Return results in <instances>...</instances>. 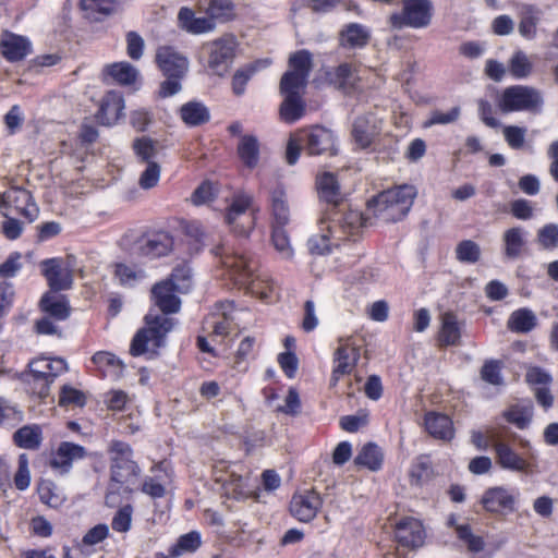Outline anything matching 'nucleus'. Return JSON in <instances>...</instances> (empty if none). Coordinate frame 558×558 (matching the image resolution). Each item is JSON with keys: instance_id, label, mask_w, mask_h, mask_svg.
Masks as SVG:
<instances>
[{"instance_id": "nucleus-48", "label": "nucleus", "mask_w": 558, "mask_h": 558, "mask_svg": "<svg viewBox=\"0 0 558 558\" xmlns=\"http://www.w3.org/2000/svg\"><path fill=\"white\" fill-rule=\"evenodd\" d=\"M145 271L134 266L118 263L114 265V278L121 286L134 287L138 281L145 278Z\"/></svg>"}, {"instance_id": "nucleus-5", "label": "nucleus", "mask_w": 558, "mask_h": 558, "mask_svg": "<svg viewBox=\"0 0 558 558\" xmlns=\"http://www.w3.org/2000/svg\"><path fill=\"white\" fill-rule=\"evenodd\" d=\"M497 105L504 113L522 111L541 113L544 98L541 90L533 86L512 85L502 90Z\"/></svg>"}, {"instance_id": "nucleus-7", "label": "nucleus", "mask_w": 558, "mask_h": 558, "mask_svg": "<svg viewBox=\"0 0 558 558\" xmlns=\"http://www.w3.org/2000/svg\"><path fill=\"white\" fill-rule=\"evenodd\" d=\"M433 2L430 0H402V11L389 16V24L395 29L403 27L425 28L433 19Z\"/></svg>"}, {"instance_id": "nucleus-51", "label": "nucleus", "mask_w": 558, "mask_h": 558, "mask_svg": "<svg viewBox=\"0 0 558 558\" xmlns=\"http://www.w3.org/2000/svg\"><path fill=\"white\" fill-rule=\"evenodd\" d=\"M117 0H81V9L89 19L97 20V15H109L113 13Z\"/></svg>"}, {"instance_id": "nucleus-30", "label": "nucleus", "mask_w": 558, "mask_h": 558, "mask_svg": "<svg viewBox=\"0 0 558 558\" xmlns=\"http://www.w3.org/2000/svg\"><path fill=\"white\" fill-rule=\"evenodd\" d=\"M178 25L186 33L199 35L210 33L216 25L208 17H197L192 9L182 7L178 13Z\"/></svg>"}, {"instance_id": "nucleus-26", "label": "nucleus", "mask_w": 558, "mask_h": 558, "mask_svg": "<svg viewBox=\"0 0 558 558\" xmlns=\"http://www.w3.org/2000/svg\"><path fill=\"white\" fill-rule=\"evenodd\" d=\"M0 50L8 61L16 62L32 52V44L28 38L5 31L0 38Z\"/></svg>"}, {"instance_id": "nucleus-27", "label": "nucleus", "mask_w": 558, "mask_h": 558, "mask_svg": "<svg viewBox=\"0 0 558 558\" xmlns=\"http://www.w3.org/2000/svg\"><path fill=\"white\" fill-rule=\"evenodd\" d=\"M397 542L408 548H417L424 544L425 531L421 521L404 518L396 526Z\"/></svg>"}, {"instance_id": "nucleus-50", "label": "nucleus", "mask_w": 558, "mask_h": 558, "mask_svg": "<svg viewBox=\"0 0 558 558\" xmlns=\"http://www.w3.org/2000/svg\"><path fill=\"white\" fill-rule=\"evenodd\" d=\"M38 495L45 505L59 508L65 501V495L52 482H43L38 487Z\"/></svg>"}, {"instance_id": "nucleus-46", "label": "nucleus", "mask_w": 558, "mask_h": 558, "mask_svg": "<svg viewBox=\"0 0 558 558\" xmlns=\"http://www.w3.org/2000/svg\"><path fill=\"white\" fill-rule=\"evenodd\" d=\"M238 153L245 166L254 168L258 162L259 145L253 135H244L238 145Z\"/></svg>"}, {"instance_id": "nucleus-6", "label": "nucleus", "mask_w": 558, "mask_h": 558, "mask_svg": "<svg viewBox=\"0 0 558 558\" xmlns=\"http://www.w3.org/2000/svg\"><path fill=\"white\" fill-rule=\"evenodd\" d=\"M258 210L253 207L251 195L236 194L227 209L226 222L235 234L247 236L255 227Z\"/></svg>"}, {"instance_id": "nucleus-49", "label": "nucleus", "mask_w": 558, "mask_h": 558, "mask_svg": "<svg viewBox=\"0 0 558 558\" xmlns=\"http://www.w3.org/2000/svg\"><path fill=\"white\" fill-rule=\"evenodd\" d=\"M532 416V405H513L504 412L505 420L519 429L526 428L531 423Z\"/></svg>"}, {"instance_id": "nucleus-31", "label": "nucleus", "mask_w": 558, "mask_h": 558, "mask_svg": "<svg viewBox=\"0 0 558 558\" xmlns=\"http://www.w3.org/2000/svg\"><path fill=\"white\" fill-rule=\"evenodd\" d=\"M495 454L497 463L505 470L514 472H527L530 470V462L506 442H496Z\"/></svg>"}, {"instance_id": "nucleus-44", "label": "nucleus", "mask_w": 558, "mask_h": 558, "mask_svg": "<svg viewBox=\"0 0 558 558\" xmlns=\"http://www.w3.org/2000/svg\"><path fill=\"white\" fill-rule=\"evenodd\" d=\"M183 122L190 126H196L207 122L210 118L207 107L198 101H190L180 109Z\"/></svg>"}, {"instance_id": "nucleus-12", "label": "nucleus", "mask_w": 558, "mask_h": 558, "mask_svg": "<svg viewBox=\"0 0 558 558\" xmlns=\"http://www.w3.org/2000/svg\"><path fill=\"white\" fill-rule=\"evenodd\" d=\"M519 497L517 488L496 486L484 492L481 502L488 512L509 514L515 511Z\"/></svg>"}, {"instance_id": "nucleus-45", "label": "nucleus", "mask_w": 558, "mask_h": 558, "mask_svg": "<svg viewBox=\"0 0 558 558\" xmlns=\"http://www.w3.org/2000/svg\"><path fill=\"white\" fill-rule=\"evenodd\" d=\"M44 312L58 320H64L70 315V305L62 295L45 294L40 301Z\"/></svg>"}, {"instance_id": "nucleus-60", "label": "nucleus", "mask_w": 558, "mask_h": 558, "mask_svg": "<svg viewBox=\"0 0 558 558\" xmlns=\"http://www.w3.org/2000/svg\"><path fill=\"white\" fill-rule=\"evenodd\" d=\"M537 242L544 250H554L558 246V225L547 223L537 232Z\"/></svg>"}, {"instance_id": "nucleus-58", "label": "nucleus", "mask_w": 558, "mask_h": 558, "mask_svg": "<svg viewBox=\"0 0 558 558\" xmlns=\"http://www.w3.org/2000/svg\"><path fill=\"white\" fill-rule=\"evenodd\" d=\"M456 255L462 263L474 264L481 257V248L474 241L464 240L457 245Z\"/></svg>"}, {"instance_id": "nucleus-59", "label": "nucleus", "mask_w": 558, "mask_h": 558, "mask_svg": "<svg viewBox=\"0 0 558 558\" xmlns=\"http://www.w3.org/2000/svg\"><path fill=\"white\" fill-rule=\"evenodd\" d=\"M23 412L10 404L5 399L0 398V426H16L23 421Z\"/></svg>"}, {"instance_id": "nucleus-35", "label": "nucleus", "mask_w": 558, "mask_h": 558, "mask_svg": "<svg viewBox=\"0 0 558 558\" xmlns=\"http://www.w3.org/2000/svg\"><path fill=\"white\" fill-rule=\"evenodd\" d=\"M104 74L117 84L125 86L133 85L140 76L138 70L125 61L106 65Z\"/></svg>"}, {"instance_id": "nucleus-17", "label": "nucleus", "mask_w": 558, "mask_h": 558, "mask_svg": "<svg viewBox=\"0 0 558 558\" xmlns=\"http://www.w3.org/2000/svg\"><path fill=\"white\" fill-rule=\"evenodd\" d=\"M40 267L49 287L53 291L70 289L73 283L72 265L60 258H49L40 263Z\"/></svg>"}, {"instance_id": "nucleus-15", "label": "nucleus", "mask_w": 558, "mask_h": 558, "mask_svg": "<svg viewBox=\"0 0 558 558\" xmlns=\"http://www.w3.org/2000/svg\"><path fill=\"white\" fill-rule=\"evenodd\" d=\"M86 457V449L77 444L62 441L58 448L51 452L49 466L58 475H66L73 468L75 461Z\"/></svg>"}, {"instance_id": "nucleus-37", "label": "nucleus", "mask_w": 558, "mask_h": 558, "mask_svg": "<svg viewBox=\"0 0 558 558\" xmlns=\"http://www.w3.org/2000/svg\"><path fill=\"white\" fill-rule=\"evenodd\" d=\"M502 242L505 255L511 259L518 258L525 248V231L521 227L507 229L502 234Z\"/></svg>"}, {"instance_id": "nucleus-20", "label": "nucleus", "mask_w": 558, "mask_h": 558, "mask_svg": "<svg viewBox=\"0 0 558 558\" xmlns=\"http://www.w3.org/2000/svg\"><path fill=\"white\" fill-rule=\"evenodd\" d=\"M336 225H332L329 218H323L319 222L318 233L308 239L307 246L312 254L324 255L332 247L340 245L341 235L336 231Z\"/></svg>"}, {"instance_id": "nucleus-53", "label": "nucleus", "mask_w": 558, "mask_h": 558, "mask_svg": "<svg viewBox=\"0 0 558 558\" xmlns=\"http://www.w3.org/2000/svg\"><path fill=\"white\" fill-rule=\"evenodd\" d=\"M271 209L278 227H283L289 222V207L281 189L275 190L271 194Z\"/></svg>"}, {"instance_id": "nucleus-39", "label": "nucleus", "mask_w": 558, "mask_h": 558, "mask_svg": "<svg viewBox=\"0 0 558 558\" xmlns=\"http://www.w3.org/2000/svg\"><path fill=\"white\" fill-rule=\"evenodd\" d=\"M537 325L535 313L526 307L513 311L507 322V327L512 332L527 333Z\"/></svg>"}, {"instance_id": "nucleus-64", "label": "nucleus", "mask_w": 558, "mask_h": 558, "mask_svg": "<svg viewBox=\"0 0 558 558\" xmlns=\"http://www.w3.org/2000/svg\"><path fill=\"white\" fill-rule=\"evenodd\" d=\"M24 120V111L20 105H13L3 117L4 125L10 135H13L21 130Z\"/></svg>"}, {"instance_id": "nucleus-61", "label": "nucleus", "mask_w": 558, "mask_h": 558, "mask_svg": "<svg viewBox=\"0 0 558 558\" xmlns=\"http://www.w3.org/2000/svg\"><path fill=\"white\" fill-rule=\"evenodd\" d=\"M161 174V167L158 162H148L145 170L141 173L138 185L143 190H150L157 186Z\"/></svg>"}, {"instance_id": "nucleus-55", "label": "nucleus", "mask_w": 558, "mask_h": 558, "mask_svg": "<svg viewBox=\"0 0 558 558\" xmlns=\"http://www.w3.org/2000/svg\"><path fill=\"white\" fill-rule=\"evenodd\" d=\"M207 13L208 19L229 21L234 15V4L230 0H210Z\"/></svg>"}, {"instance_id": "nucleus-24", "label": "nucleus", "mask_w": 558, "mask_h": 558, "mask_svg": "<svg viewBox=\"0 0 558 558\" xmlns=\"http://www.w3.org/2000/svg\"><path fill=\"white\" fill-rule=\"evenodd\" d=\"M381 130V121L374 113L357 117L353 122L352 136L362 147H368Z\"/></svg>"}, {"instance_id": "nucleus-16", "label": "nucleus", "mask_w": 558, "mask_h": 558, "mask_svg": "<svg viewBox=\"0 0 558 558\" xmlns=\"http://www.w3.org/2000/svg\"><path fill=\"white\" fill-rule=\"evenodd\" d=\"M312 70V54L307 50H300L289 59V71L281 78L282 88L289 85L305 88Z\"/></svg>"}, {"instance_id": "nucleus-23", "label": "nucleus", "mask_w": 558, "mask_h": 558, "mask_svg": "<svg viewBox=\"0 0 558 558\" xmlns=\"http://www.w3.org/2000/svg\"><path fill=\"white\" fill-rule=\"evenodd\" d=\"M303 89L292 85L283 89L282 83H280V93L284 97L280 106V117L284 122L293 123L303 117L305 112V104L302 99Z\"/></svg>"}, {"instance_id": "nucleus-11", "label": "nucleus", "mask_w": 558, "mask_h": 558, "mask_svg": "<svg viewBox=\"0 0 558 558\" xmlns=\"http://www.w3.org/2000/svg\"><path fill=\"white\" fill-rule=\"evenodd\" d=\"M236 40L232 35H225L205 45L208 66L217 75H223L230 69L236 50Z\"/></svg>"}, {"instance_id": "nucleus-18", "label": "nucleus", "mask_w": 558, "mask_h": 558, "mask_svg": "<svg viewBox=\"0 0 558 558\" xmlns=\"http://www.w3.org/2000/svg\"><path fill=\"white\" fill-rule=\"evenodd\" d=\"M186 291V283L163 280L153 287L151 294L160 311L163 314H169L179 312L181 306L180 299L175 295V292L183 293Z\"/></svg>"}, {"instance_id": "nucleus-29", "label": "nucleus", "mask_w": 558, "mask_h": 558, "mask_svg": "<svg viewBox=\"0 0 558 558\" xmlns=\"http://www.w3.org/2000/svg\"><path fill=\"white\" fill-rule=\"evenodd\" d=\"M92 362L102 377L118 380L123 376L125 365L121 359L108 351H98L92 356Z\"/></svg>"}, {"instance_id": "nucleus-41", "label": "nucleus", "mask_w": 558, "mask_h": 558, "mask_svg": "<svg viewBox=\"0 0 558 558\" xmlns=\"http://www.w3.org/2000/svg\"><path fill=\"white\" fill-rule=\"evenodd\" d=\"M448 525L454 527L457 537L468 547L472 553H480L484 549L485 543L482 536L472 532L469 524H459L456 515L448 518Z\"/></svg>"}, {"instance_id": "nucleus-3", "label": "nucleus", "mask_w": 558, "mask_h": 558, "mask_svg": "<svg viewBox=\"0 0 558 558\" xmlns=\"http://www.w3.org/2000/svg\"><path fill=\"white\" fill-rule=\"evenodd\" d=\"M415 194L411 185L384 191L368 201L367 211L385 222L400 220L411 209Z\"/></svg>"}, {"instance_id": "nucleus-54", "label": "nucleus", "mask_w": 558, "mask_h": 558, "mask_svg": "<svg viewBox=\"0 0 558 558\" xmlns=\"http://www.w3.org/2000/svg\"><path fill=\"white\" fill-rule=\"evenodd\" d=\"M135 155L142 162H156L155 157L158 154L156 142L148 137L136 138L133 143Z\"/></svg>"}, {"instance_id": "nucleus-62", "label": "nucleus", "mask_w": 558, "mask_h": 558, "mask_svg": "<svg viewBox=\"0 0 558 558\" xmlns=\"http://www.w3.org/2000/svg\"><path fill=\"white\" fill-rule=\"evenodd\" d=\"M502 135L512 149H521L524 146L526 129L517 125H507L502 129Z\"/></svg>"}, {"instance_id": "nucleus-14", "label": "nucleus", "mask_w": 558, "mask_h": 558, "mask_svg": "<svg viewBox=\"0 0 558 558\" xmlns=\"http://www.w3.org/2000/svg\"><path fill=\"white\" fill-rule=\"evenodd\" d=\"M325 80L328 85L345 95H351L360 88V74L353 63H341L325 72Z\"/></svg>"}, {"instance_id": "nucleus-56", "label": "nucleus", "mask_w": 558, "mask_h": 558, "mask_svg": "<svg viewBox=\"0 0 558 558\" xmlns=\"http://www.w3.org/2000/svg\"><path fill=\"white\" fill-rule=\"evenodd\" d=\"M461 114L460 107H452L448 111L433 110L427 120L423 122V128H430L436 124H450L456 122Z\"/></svg>"}, {"instance_id": "nucleus-38", "label": "nucleus", "mask_w": 558, "mask_h": 558, "mask_svg": "<svg viewBox=\"0 0 558 558\" xmlns=\"http://www.w3.org/2000/svg\"><path fill=\"white\" fill-rule=\"evenodd\" d=\"M319 196L325 202L338 205L342 201V193L335 174L324 172L316 180Z\"/></svg>"}, {"instance_id": "nucleus-52", "label": "nucleus", "mask_w": 558, "mask_h": 558, "mask_svg": "<svg viewBox=\"0 0 558 558\" xmlns=\"http://www.w3.org/2000/svg\"><path fill=\"white\" fill-rule=\"evenodd\" d=\"M202 544L201 534L192 531L181 535L178 542L170 548L169 553L173 557L194 553Z\"/></svg>"}, {"instance_id": "nucleus-25", "label": "nucleus", "mask_w": 558, "mask_h": 558, "mask_svg": "<svg viewBox=\"0 0 558 558\" xmlns=\"http://www.w3.org/2000/svg\"><path fill=\"white\" fill-rule=\"evenodd\" d=\"M151 473L144 480L142 492L151 498H162L172 482V471L167 463L160 462L151 468Z\"/></svg>"}, {"instance_id": "nucleus-36", "label": "nucleus", "mask_w": 558, "mask_h": 558, "mask_svg": "<svg viewBox=\"0 0 558 558\" xmlns=\"http://www.w3.org/2000/svg\"><path fill=\"white\" fill-rule=\"evenodd\" d=\"M173 247V239L167 232H159L148 238L141 245L143 255L155 258L169 254Z\"/></svg>"}, {"instance_id": "nucleus-43", "label": "nucleus", "mask_w": 558, "mask_h": 558, "mask_svg": "<svg viewBox=\"0 0 558 558\" xmlns=\"http://www.w3.org/2000/svg\"><path fill=\"white\" fill-rule=\"evenodd\" d=\"M14 444L24 449L36 450L43 441V430L37 424L25 425L13 434Z\"/></svg>"}, {"instance_id": "nucleus-10", "label": "nucleus", "mask_w": 558, "mask_h": 558, "mask_svg": "<svg viewBox=\"0 0 558 558\" xmlns=\"http://www.w3.org/2000/svg\"><path fill=\"white\" fill-rule=\"evenodd\" d=\"M360 345L351 338L339 339V344L332 356V371L330 384L336 386L338 381L348 375H351L361 357Z\"/></svg>"}, {"instance_id": "nucleus-47", "label": "nucleus", "mask_w": 558, "mask_h": 558, "mask_svg": "<svg viewBox=\"0 0 558 558\" xmlns=\"http://www.w3.org/2000/svg\"><path fill=\"white\" fill-rule=\"evenodd\" d=\"M508 68L510 74L517 80L526 78L533 72V63L529 56L522 50L513 52L509 59Z\"/></svg>"}, {"instance_id": "nucleus-2", "label": "nucleus", "mask_w": 558, "mask_h": 558, "mask_svg": "<svg viewBox=\"0 0 558 558\" xmlns=\"http://www.w3.org/2000/svg\"><path fill=\"white\" fill-rule=\"evenodd\" d=\"M302 148L312 156H333L338 151L337 137L331 130L324 126H314L294 134L287 146L289 165L298 161Z\"/></svg>"}, {"instance_id": "nucleus-21", "label": "nucleus", "mask_w": 558, "mask_h": 558, "mask_svg": "<svg viewBox=\"0 0 558 558\" xmlns=\"http://www.w3.org/2000/svg\"><path fill=\"white\" fill-rule=\"evenodd\" d=\"M156 62L167 77L182 78L189 69L187 59L170 46L157 50Z\"/></svg>"}, {"instance_id": "nucleus-42", "label": "nucleus", "mask_w": 558, "mask_h": 558, "mask_svg": "<svg viewBox=\"0 0 558 558\" xmlns=\"http://www.w3.org/2000/svg\"><path fill=\"white\" fill-rule=\"evenodd\" d=\"M371 37L369 29L361 24L352 23L347 25L340 34V43L348 48H362Z\"/></svg>"}, {"instance_id": "nucleus-22", "label": "nucleus", "mask_w": 558, "mask_h": 558, "mask_svg": "<svg viewBox=\"0 0 558 558\" xmlns=\"http://www.w3.org/2000/svg\"><path fill=\"white\" fill-rule=\"evenodd\" d=\"M235 305L231 301H225L216 306V311L206 319L205 325L211 329L213 338H225L231 329L234 320Z\"/></svg>"}, {"instance_id": "nucleus-4", "label": "nucleus", "mask_w": 558, "mask_h": 558, "mask_svg": "<svg viewBox=\"0 0 558 558\" xmlns=\"http://www.w3.org/2000/svg\"><path fill=\"white\" fill-rule=\"evenodd\" d=\"M146 327L140 329L132 339L130 353L140 356L146 353L156 354L163 344L165 338L174 326L172 318L167 316L147 315Z\"/></svg>"}, {"instance_id": "nucleus-8", "label": "nucleus", "mask_w": 558, "mask_h": 558, "mask_svg": "<svg viewBox=\"0 0 558 558\" xmlns=\"http://www.w3.org/2000/svg\"><path fill=\"white\" fill-rule=\"evenodd\" d=\"M29 384L33 383V391L40 398L48 396L49 386L53 379L68 371V364L63 359L38 357L29 362Z\"/></svg>"}, {"instance_id": "nucleus-9", "label": "nucleus", "mask_w": 558, "mask_h": 558, "mask_svg": "<svg viewBox=\"0 0 558 558\" xmlns=\"http://www.w3.org/2000/svg\"><path fill=\"white\" fill-rule=\"evenodd\" d=\"M111 461V478L119 484H132L140 476L141 470L132 460V448L129 444L114 440L109 447Z\"/></svg>"}, {"instance_id": "nucleus-34", "label": "nucleus", "mask_w": 558, "mask_h": 558, "mask_svg": "<svg viewBox=\"0 0 558 558\" xmlns=\"http://www.w3.org/2000/svg\"><path fill=\"white\" fill-rule=\"evenodd\" d=\"M440 328L438 332V341L440 345H457L461 338V328L457 316L451 312L440 315Z\"/></svg>"}, {"instance_id": "nucleus-13", "label": "nucleus", "mask_w": 558, "mask_h": 558, "mask_svg": "<svg viewBox=\"0 0 558 558\" xmlns=\"http://www.w3.org/2000/svg\"><path fill=\"white\" fill-rule=\"evenodd\" d=\"M0 209L4 217H8L11 214V209H14L31 221L38 215V208L33 202L31 193L21 187L10 189L3 194Z\"/></svg>"}, {"instance_id": "nucleus-1", "label": "nucleus", "mask_w": 558, "mask_h": 558, "mask_svg": "<svg viewBox=\"0 0 558 558\" xmlns=\"http://www.w3.org/2000/svg\"><path fill=\"white\" fill-rule=\"evenodd\" d=\"M214 254L221 258L226 276L251 295L262 301H271L276 287L267 275L255 274L257 264L244 254L228 253L223 246L214 250Z\"/></svg>"}, {"instance_id": "nucleus-28", "label": "nucleus", "mask_w": 558, "mask_h": 558, "mask_svg": "<svg viewBox=\"0 0 558 558\" xmlns=\"http://www.w3.org/2000/svg\"><path fill=\"white\" fill-rule=\"evenodd\" d=\"M124 108L123 96L118 92H108L101 100L97 119L104 125H113L124 116Z\"/></svg>"}, {"instance_id": "nucleus-19", "label": "nucleus", "mask_w": 558, "mask_h": 558, "mask_svg": "<svg viewBox=\"0 0 558 558\" xmlns=\"http://www.w3.org/2000/svg\"><path fill=\"white\" fill-rule=\"evenodd\" d=\"M323 506L320 495L315 490L295 493L290 502V512L301 522L312 521Z\"/></svg>"}, {"instance_id": "nucleus-32", "label": "nucleus", "mask_w": 558, "mask_h": 558, "mask_svg": "<svg viewBox=\"0 0 558 558\" xmlns=\"http://www.w3.org/2000/svg\"><path fill=\"white\" fill-rule=\"evenodd\" d=\"M329 220L337 226L335 229L341 235V240L356 235L367 222V218H364L359 210H349L341 217L329 218Z\"/></svg>"}, {"instance_id": "nucleus-40", "label": "nucleus", "mask_w": 558, "mask_h": 558, "mask_svg": "<svg viewBox=\"0 0 558 558\" xmlns=\"http://www.w3.org/2000/svg\"><path fill=\"white\" fill-rule=\"evenodd\" d=\"M384 462L383 450L374 442L364 445L357 452L354 463L357 466L366 468L369 471L376 472L381 469Z\"/></svg>"}, {"instance_id": "nucleus-57", "label": "nucleus", "mask_w": 558, "mask_h": 558, "mask_svg": "<svg viewBox=\"0 0 558 558\" xmlns=\"http://www.w3.org/2000/svg\"><path fill=\"white\" fill-rule=\"evenodd\" d=\"M271 241L274 247L280 254L281 258L290 259L293 257V248L290 244V239L281 227H274Z\"/></svg>"}, {"instance_id": "nucleus-33", "label": "nucleus", "mask_w": 558, "mask_h": 558, "mask_svg": "<svg viewBox=\"0 0 558 558\" xmlns=\"http://www.w3.org/2000/svg\"><path fill=\"white\" fill-rule=\"evenodd\" d=\"M426 430L435 438L451 440L454 436V429L451 418L448 415L439 413H428L425 416Z\"/></svg>"}, {"instance_id": "nucleus-63", "label": "nucleus", "mask_w": 558, "mask_h": 558, "mask_svg": "<svg viewBox=\"0 0 558 558\" xmlns=\"http://www.w3.org/2000/svg\"><path fill=\"white\" fill-rule=\"evenodd\" d=\"M133 507L125 505L112 518L111 526L116 532L126 533L132 525Z\"/></svg>"}]
</instances>
